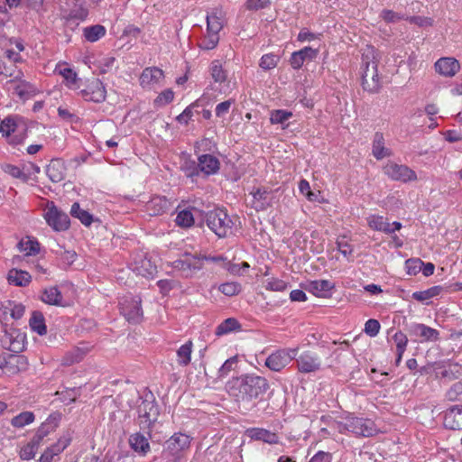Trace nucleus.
Masks as SVG:
<instances>
[{"label": "nucleus", "instance_id": "nucleus-1", "mask_svg": "<svg viewBox=\"0 0 462 462\" xmlns=\"http://www.w3.org/2000/svg\"><path fill=\"white\" fill-rule=\"evenodd\" d=\"M269 389L266 378L255 374H245L229 383V394L236 398L245 410L254 407V401Z\"/></svg>", "mask_w": 462, "mask_h": 462}, {"label": "nucleus", "instance_id": "nucleus-2", "mask_svg": "<svg viewBox=\"0 0 462 462\" xmlns=\"http://www.w3.org/2000/svg\"><path fill=\"white\" fill-rule=\"evenodd\" d=\"M379 52L367 45L362 53V86L368 92H377L381 87L378 76Z\"/></svg>", "mask_w": 462, "mask_h": 462}, {"label": "nucleus", "instance_id": "nucleus-3", "mask_svg": "<svg viewBox=\"0 0 462 462\" xmlns=\"http://www.w3.org/2000/svg\"><path fill=\"white\" fill-rule=\"evenodd\" d=\"M138 424L143 430L150 431L159 417V408L152 393L138 397L137 401Z\"/></svg>", "mask_w": 462, "mask_h": 462}, {"label": "nucleus", "instance_id": "nucleus-4", "mask_svg": "<svg viewBox=\"0 0 462 462\" xmlns=\"http://www.w3.org/2000/svg\"><path fill=\"white\" fill-rule=\"evenodd\" d=\"M0 134L6 139L8 143L17 145L25 140L27 125L22 117L9 116L1 121Z\"/></svg>", "mask_w": 462, "mask_h": 462}, {"label": "nucleus", "instance_id": "nucleus-5", "mask_svg": "<svg viewBox=\"0 0 462 462\" xmlns=\"http://www.w3.org/2000/svg\"><path fill=\"white\" fill-rule=\"evenodd\" d=\"M207 226L218 237H226L232 232L233 221L223 208H214L205 216Z\"/></svg>", "mask_w": 462, "mask_h": 462}, {"label": "nucleus", "instance_id": "nucleus-6", "mask_svg": "<svg viewBox=\"0 0 462 462\" xmlns=\"http://www.w3.org/2000/svg\"><path fill=\"white\" fill-rule=\"evenodd\" d=\"M337 430L340 433L348 431L362 437L373 436L376 431L372 420L356 417L346 418L344 422L338 423Z\"/></svg>", "mask_w": 462, "mask_h": 462}, {"label": "nucleus", "instance_id": "nucleus-7", "mask_svg": "<svg viewBox=\"0 0 462 462\" xmlns=\"http://www.w3.org/2000/svg\"><path fill=\"white\" fill-rule=\"evenodd\" d=\"M383 172L390 180L402 183L416 181L418 180L416 172L405 164H399L393 161H388L383 167Z\"/></svg>", "mask_w": 462, "mask_h": 462}, {"label": "nucleus", "instance_id": "nucleus-8", "mask_svg": "<svg viewBox=\"0 0 462 462\" xmlns=\"http://www.w3.org/2000/svg\"><path fill=\"white\" fill-rule=\"evenodd\" d=\"M299 348H280L273 352L265 360V366L273 372H281L296 358Z\"/></svg>", "mask_w": 462, "mask_h": 462}, {"label": "nucleus", "instance_id": "nucleus-9", "mask_svg": "<svg viewBox=\"0 0 462 462\" xmlns=\"http://www.w3.org/2000/svg\"><path fill=\"white\" fill-rule=\"evenodd\" d=\"M22 75L23 73L18 71L14 79L5 82V88L8 92L12 93V95H16L21 99L26 100L36 94L37 88L30 82L22 79Z\"/></svg>", "mask_w": 462, "mask_h": 462}, {"label": "nucleus", "instance_id": "nucleus-10", "mask_svg": "<svg viewBox=\"0 0 462 462\" xmlns=\"http://www.w3.org/2000/svg\"><path fill=\"white\" fill-rule=\"evenodd\" d=\"M25 334L14 328H5L0 342L5 349L14 353L22 352L25 346Z\"/></svg>", "mask_w": 462, "mask_h": 462}, {"label": "nucleus", "instance_id": "nucleus-11", "mask_svg": "<svg viewBox=\"0 0 462 462\" xmlns=\"http://www.w3.org/2000/svg\"><path fill=\"white\" fill-rule=\"evenodd\" d=\"M44 218L48 225L55 231H64L69 227V216L58 209V208L51 202L47 206L44 213Z\"/></svg>", "mask_w": 462, "mask_h": 462}, {"label": "nucleus", "instance_id": "nucleus-12", "mask_svg": "<svg viewBox=\"0 0 462 462\" xmlns=\"http://www.w3.org/2000/svg\"><path fill=\"white\" fill-rule=\"evenodd\" d=\"M120 310L124 317L133 323H138L143 317L141 300L137 298H125L120 301Z\"/></svg>", "mask_w": 462, "mask_h": 462}, {"label": "nucleus", "instance_id": "nucleus-13", "mask_svg": "<svg viewBox=\"0 0 462 462\" xmlns=\"http://www.w3.org/2000/svg\"><path fill=\"white\" fill-rule=\"evenodd\" d=\"M174 267L181 271L185 277H190L203 268L201 255L185 254L184 258L174 262Z\"/></svg>", "mask_w": 462, "mask_h": 462}, {"label": "nucleus", "instance_id": "nucleus-14", "mask_svg": "<svg viewBox=\"0 0 462 462\" xmlns=\"http://www.w3.org/2000/svg\"><path fill=\"white\" fill-rule=\"evenodd\" d=\"M295 359L298 371L303 374L315 373L321 367L320 358L310 351L301 353Z\"/></svg>", "mask_w": 462, "mask_h": 462}, {"label": "nucleus", "instance_id": "nucleus-15", "mask_svg": "<svg viewBox=\"0 0 462 462\" xmlns=\"http://www.w3.org/2000/svg\"><path fill=\"white\" fill-rule=\"evenodd\" d=\"M80 94L86 101L101 103L106 99V91L103 83L98 79H94L81 90Z\"/></svg>", "mask_w": 462, "mask_h": 462}, {"label": "nucleus", "instance_id": "nucleus-16", "mask_svg": "<svg viewBox=\"0 0 462 462\" xmlns=\"http://www.w3.org/2000/svg\"><path fill=\"white\" fill-rule=\"evenodd\" d=\"M253 200L252 207L257 210H264L273 205L274 195L272 189L267 188H257L251 192Z\"/></svg>", "mask_w": 462, "mask_h": 462}, {"label": "nucleus", "instance_id": "nucleus-17", "mask_svg": "<svg viewBox=\"0 0 462 462\" xmlns=\"http://www.w3.org/2000/svg\"><path fill=\"white\" fill-rule=\"evenodd\" d=\"M411 336L419 338L420 343L436 342L439 339V332L421 323H415L410 327Z\"/></svg>", "mask_w": 462, "mask_h": 462}, {"label": "nucleus", "instance_id": "nucleus-18", "mask_svg": "<svg viewBox=\"0 0 462 462\" xmlns=\"http://www.w3.org/2000/svg\"><path fill=\"white\" fill-rule=\"evenodd\" d=\"M434 67L441 76L452 78L459 71L460 63L453 57H442L435 62Z\"/></svg>", "mask_w": 462, "mask_h": 462}, {"label": "nucleus", "instance_id": "nucleus-19", "mask_svg": "<svg viewBox=\"0 0 462 462\" xmlns=\"http://www.w3.org/2000/svg\"><path fill=\"white\" fill-rule=\"evenodd\" d=\"M164 79L162 69L157 67H149L143 70L140 76V84L143 88H152L160 85Z\"/></svg>", "mask_w": 462, "mask_h": 462}, {"label": "nucleus", "instance_id": "nucleus-20", "mask_svg": "<svg viewBox=\"0 0 462 462\" xmlns=\"http://www.w3.org/2000/svg\"><path fill=\"white\" fill-rule=\"evenodd\" d=\"M4 375H14L25 371L28 367V360L24 356L8 355L5 357Z\"/></svg>", "mask_w": 462, "mask_h": 462}, {"label": "nucleus", "instance_id": "nucleus-21", "mask_svg": "<svg viewBox=\"0 0 462 462\" xmlns=\"http://www.w3.org/2000/svg\"><path fill=\"white\" fill-rule=\"evenodd\" d=\"M190 444L189 436L182 433L174 434L165 442L164 452L177 456L180 451L188 448Z\"/></svg>", "mask_w": 462, "mask_h": 462}, {"label": "nucleus", "instance_id": "nucleus-22", "mask_svg": "<svg viewBox=\"0 0 462 462\" xmlns=\"http://www.w3.org/2000/svg\"><path fill=\"white\" fill-rule=\"evenodd\" d=\"M226 23V12L222 7L212 8L207 15V28L210 32H219Z\"/></svg>", "mask_w": 462, "mask_h": 462}, {"label": "nucleus", "instance_id": "nucleus-23", "mask_svg": "<svg viewBox=\"0 0 462 462\" xmlns=\"http://www.w3.org/2000/svg\"><path fill=\"white\" fill-rule=\"evenodd\" d=\"M445 428L453 430H462V406H453L444 415Z\"/></svg>", "mask_w": 462, "mask_h": 462}, {"label": "nucleus", "instance_id": "nucleus-24", "mask_svg": "<svg viewBox=\"0 0 462 462\" xmlns=\"http://www.w3.org/2000/svg\"><path fill=\"white\" fill-rule=\"evenodd\" d=\"M70 443L69 437H61L58 441L48 448L41 456L39 462H52Z\"/></svg>", "mask_w": 462, "mask_h": 462}, {"label": "nucleus", "instance_id": "nucleus-25", "mask_svg": "<svg viewBox=\"0 0 462 462\" xmlns=\"http://www.w3.org/2000/svg\"><path fill=\"white\" fill-rule=\"evenodd\" d=\"M318 53V49L305 47L291 54L290 59V64L293 69H298L301 68L305 60H314L317 57Z\"/></svg>", "mask_w": 462, "mask_h": 462}, {"label": "nucleus", "instance_id": "nucleus-26", "mask_svg": "<svg viewBox=\"0 0 462 462\" xmlns=\"http://www.w3.org/2000/svg\"><path fill=\"white\" fill-rule=\"evenodd\" d=\"M46 174L52 182H60L65 179L66 166L61 159H53L47 165Z\"/></svg>", "mask_w": 462, "mask_h": 462}, {"label": "nucleus", "instance_id": "nucleus-27", "mask_svg": "<svg viewBox=\"0 0 462 462\" xmlns=\"http://www.w3.org/2000/svg\"><path fill=\"white\" fill-rule=\"evenodd\" d=\"M335 287L334 283L328 280L311 281L306 283L305 289L317 297H327Z\"/></svg>", "mask_w": 462, "mask_h": 462}, {"label": "nucleus", "instance_id": "nucleus-28", "mask_svg": "<svg viewBox=\"0 0 462 462\" xmlns=\"http://www.w3.org/2000/svg\"><path fill=\"white\" fill-rule=\"evenodd\" d=\"M220 162L218 159L212 154H203L199 157L198 167L199 171L206 175L215 174L218 171Z\"/></svg>", "mask_w": 462, "mask_h": 462}, {"label": "nucleus", "instance_id": "nucleus-29", "mask_svg": "<svg viewBox=\"0 0 462 462\" xmlns=\"http://www.w3.org/2000/svg\"><path fill=\"white\" fill-rule=\"evenodd\" d=\"M246 435L252 439L262 440L268 444H276L279 442V437L276 433L262 428H252L246 430Z\"/></svg>", "mask_w": 462, "mask_h": 462}, {"label": "nucleus", "instance_id": "nucleus-30", "mask_svg": "<svg viewBox=\"0 0 462 462\" xmlns=\"http://www.w3.org/2000/svg\"><path fill=\"white\" fill-rule=\"evenodd\" d=\"M134 272L136 274L145 278H152L157 273V267L152 261L146 257L135 260L134 263Z\"/></svg>", "mask_w": 462, "mask_h": 462}, {"label": "nucleus", "instance_id": "nucleus-31", "mask_svg": "<svg viewBox=\"0 0 462 462\" xmlns=\"http://www.w3.org/2000/svg\"><path fill=\"white\" fill-rule=\"evenodd\" d=\"M7 281L9 284L19 287H25L31 282L32 276L25 271L13 268L7 273Z\"/></svg>", "mask_w": 462, "mask_h": 462}, {"label": "nucleus", "instance_id": "nucleus-32", "mask_svg": "<svg viewBox=\"0 0 462 462\" xmlns=\"http://www.w3.org/2000/svg\"><path fill=\"white\" fill-rule=\"evenodd\" d=\"M372 153L377 160L392 155V151L384 146V138L382 133L376 132L374 135Z\"/></svg>", "mask_w": 462, "mask_h": 462}, {"label": "nucleus", "instance_id": "nucleus-33", "mask_svg": "<svg viewBox=\"0 0 462 462\" xmlns=\"http://www.w3.org/2000/svg\"><path fill=\"white\" fill-rule=\"evenodd\" d=\"M170 207V202L164 198L153 197L146 204V210L151 216H158L163 214Z\"/></svg>", "mask_w": 462, "mask_h": 462}, {"label": "nucleus", "instance_id": "nucleus-34", "mask_svg": "<svg viewBox=\"0 0 462 462\" xmlns=\"http://www.w3.org/2000/svg\"><path fill=\"white\" fill-rule=\"evenodd\" d=\"M88 347L83 346H76L67 352L61 359V364L63 365H72L76 363L80 362L84 356L88 353Z\"/></svg>", "mask_w": 462, "mask_h": 462}, {"label": "nucleus", "instance_id": "nucleus-35", "mask_svg": "<svg viewBox=\"0 0 462 462\" xmlns=\"http://www.w3.org/2000/svg\"><path fill=\"white\" fill-rule=\"evenodd\" d=\"M2 169L6 174L19 179L23 182H27L32 179V172H29L27 168H24V165L20 168L16 165L6 163L2 165Z\"/></svg>", "mask_w": 462, "mask_h": 462}, {"label": "nucleus", "instance_id": "nucleus-36", "mask_svg": "<svg viewBox=\"0 0 462 462\" xmlns=\"http://www.w3.org/2000/svg\"><path fill=\"white\" fill-rule=\"evenodd\" d=\"M129 444L131 448L144 456L150 451V444L148 439L141 433L132 434L129 438Z\"/></svg>", "mask_w": 462, "mask_h": 462}, {"label": "nucleus", "instance_id": "nucleus-37", "mask_svg": "<svg viewBox=\"0 0 462 462\" xmlns=\"http://www.w3.org/2000/svg\"><path fill=\"white\" fill-rule=\"evenodd\" d=\"M41 300L49 305L62 306L63 297L56 286L43 290Z\"/></svg>", "mask_w": 462, "mask_h": 462}, {"label": "nucleus", "instance_id": "nucleus-38", "mask_svg": "<svg viewBox=\"0 0 462 462\" xmlns=\"http://www.w3.org/2000/svg\"><path fill=\"white\" fill-rule=\"evenodd\" d=\"M31 328L38 333L40 336H43L47 333V328L45 325V319L40 311H33L30 319Z\"/></svg>", "mask_w": 462, "mask_h": 462}, {"label": "nucleus", "instance_id": "nucleus-39", "mask_svg": "<svg viewBox=\"0 0 462 462\" xmlns=\"http://www.w3.org/2000/svg\"><path fill=\"white\" fill-rule=\"evenodd\" d=\"M192 346V342L189 340L177 350V362L180 365L187 366L190 363Z\"/></svg>", "mask_w": 462, "mask_h": 462}, {"label": "nucleus", "instance_id": "nucleus-40", "mask_svg": "<svg viewBox=\"0 0 462 462\" xmlns=\"http://www.w3.org/2000/svg\"><path fill=\"white\" fill-rule=\"evenodd\" d=\"M241 328L239 322L234 318H228L221 322L216 328L217 336H223L233 331L239 330Z\"/></svg>", "mask_w": 462, "mask_h": 462}, {"label": "nucleus", "instance_id": "nucleus-41", "mask_svg": "<svg viewBox=\"0 0 462 462\" xmlns=\"http://www.w3.org/2000/svg\"><path fill=\"white\" fill-rule=\"evenodd\" d=\"M219 32H210L207 28V32L199 43V46L202 50H213L217 47L219 42Z\"/></svg>", "mask_w": 462, "mask_h": 462}, {"label": "nucleus", "instance_id": "nucleus-42", "mask_svg": "<svg viewBox=\"0 0 462 462\" xmlns=\"http://www.w3.org/2000/svg\"><path fill=\"white\" fill-rule=\"evenodd\" d=\"M70 214L73 217L79 218L87 226H90L93 221L92 215L82 209L77 202L71 206Z\"/></svg>", "mask_w": 462, "mask_h": 462}, {"label": "nucleus", "instance_id": "nucleus-43", "mask_svg": "<svg viewBox=\"0 0 462 462\" xmlns=\"http://www.w3.org/2000/svg\"><path fill=\"white\" fill-rule=\"evenodd\" d=\"M367 224L369 227L374 230L383 232H389V222L382 216L372 215L367 217Z\"/></svg>", "mask_w": 462, "mask_h": 462}, {"label": "nucleus", "instance_id": "nucleus-44", "mask_svg": "<svg viewBox=\"0 0 462 462\" xmlns=\"http://www.w3.org/2000/svg\"><path fill=\"white\" fill-rule=\"evenodd\" d=\"M20 252H23L25 255H34L40 251V245L37 241L30 238L22 239L18 243Z\"/></svg>", "mask_w": 462, "mask_h": 462}, {"label": "nucleus", "instance_id": "nucleus-45", "mask_svg": "<svg viewBox=\"0 0 462 462\" xmlns=\"http://www.w3.org/2000/svg\"><path fill=\"white\" fill-rule=\"evenodd\" d=\"M106 34V29L104 26L97 24L84 29L85 38L91 42H97Z\"/></svg>", "mask_w": 462, "mask_h": 462}, {"label": "nucleus", "instance_id": "nucleus-46", "mask_svg": "<svg viewBox=\"0 0 462 462\" xmlns=\"http://www.w3.org/2000/svg\"><path fill=\"white\" fill-rule=\"evenodd\" d=\"M393 340L396 345V350H397V363L401 361L402 356L406 349V346L408 343V338L404 333L402 331L396 332L393 336Z\"/></svg>", "mask_w": 462, "mask_h": 462}, {"label": "nucleus", "instance_id": "nucleus-47", "mask_svg": "<svg viewBox=\"0 0 462 462\" xmlns=\"http://www.w3.org/2000/svg\"><path fill=\"white\" fill-rule=\"evenodd\" d=\"M211 77L217 83H223L226 80L227 75L226 70L218 60H213L210 65Z\"/></svg>", "mask_w": 462, "mask_h": 462}, {"label": "nucleus", "instance_id": "nucleus-48", "mask_svg": "<svg viewBox=\"0 0 462 462\" xmlns=\"http://www.w3.org/2000/svg\"><path fill=\"white\" fill-rule=\"evenodd\" d=\"M34 420V414L32 411H23L14 416L11 424L15 428H23Z\"/></svg>", "mask_w": 462, "mask_h": 462}, {"label": "nucleus", "instance_id": "nucleus-49", "mask_svg": "<svg viewBox=\"0 0 462 462\" xmlns=\"http://www.w3.org/2000/svg\"><path fill=\"white\" fill-rule=\"evenodd\" d=\"M175 222L179 226L190 227L194 224L193 214L187 209L181 210L178 213Z\"/></svg>", "mask_w": 462, "mask_h": 462}, {"label": "nucleus", "instance_id": "nucleus-50", "mask_svg": "<svg viewBox=\"0 0 462 462\" xmlns=\"http://www.w3.org/2000/svg\"><path fill=\"white\" fill-rule=\"evenodd\" d=\"M218 290L226 296L231 297L241 291V285L235 282H225L219 285Z\"/></svg>", "mask_w": 462, "mask_h": 462}, {"label": "nucleus", "instance_id": "nucleus-51", "mask_svg": "<svg viewBox=\"0 0 462 462\" xmlns=\"http://www.w3.org/2000/svg\"><path fill=\"white\" fill-rule=\"evenodd\" d=\"M446 397L450 402L462 401V382L455 383L448 390Z\"/></svg>", "mask_w": 462, "mask_h": 462}, {"label": "nucleus", "instance_id": "nucleus-52", "mask_svg": "<svg viewBox=\"0 0 462 462\" xmlns=\"http://www.w3.org/2000/svg\"><path fill=\"white\" fill-rule=\"evenodd\" d=\"M39 444H36L33 440H31L27 445L22 448L20 451V457L22 459L29 460L34 457L35 453L39 448Z\"/></svg>", "mask_w": 462, "mask_h": 462}, {"label": "nucleus", "instance_id": "nucleus-53", "mask_svg": "<svg viewBox=\"0 0 462 462\" xmlns=\"http://www.w3.org/2000/svg\"><path fill=\"white\" fill-rule=\"evenodd\" d=\"M292 116V113L286 110H273L271 113L270 121L272 124H283Z\"/></svg>", "mask_w": 462, "mask_h": 462}, {"label": "nucleus", "instance_id": "nucleus-54", "mask_svg": "<svg viewBox=\"0 0 462 462\" xmlns=\"http://www.w3.org/2000/svg\"><path fill=\"white\" fill-rule=\"evenodd\" d=\"M279 57L274 54H265L261 58L260 67L265 70L275 68L279 61Z\"/></svg>", "mask_w": 462, "mask_h": 462}, {"label": "nucleus", "instance_id": "nucleus-55", "mask_svg": "<svg viewBox=\"0 0 462 462\" xmlns=\"http://www.w3.org/2000/svg\"><path fill=\"white\" fill-rule=\"evenodd\" d=\"M406 16L388 9L383 10L380 14V17L386 23H398L401 20H405Z\"/></svg>", "mask_w": 462, "mask_h": 462}, {"label": "nucleus", "instance_id": "nucleus-56", "mask_svg": "<svg viewBox=\"0 0 462 462\" xmlns=\"http://www.w3.org/2000/svg\"><path fill=\"white\" fill-rule=\"evenodd\" d=\"M338 251L347 259L353 260V246L345 239V237L337 241Z\"/></svg>", "mask_w": 462, "mask_h": 462}, {"label": "nucleus", "instance_id": "nucleus-57", "mask_svg": "<svg viewBox=\"0 0 462 462\" xmlns=\"http://www.w3.org/2000/svg\"><path fill=\"white\" fill-rule=\"evenodd\" d=\"M5 310L10 311V315L14 319H20L24 314V307L21 303H14L8 301L5 307Z\"/></svg>", "mask_w": 462, "mask_h": 462}, {"label": "nucleus", "instance_id": "nucleus-58", "mask_svg": "<svg viewBox=\"0 0 462 462\" xmlns=\"http://www.w3.org/2000/svg\"><path fill=\"white\" fill-rule=\"evenodd\" d=\"M265 289L273 291H283L287 289V283L277 278L266 280Z\"/></svg>", "mask_w": 462, "mask_h": 462}, {"label": "nucleus", "instance_id": "nucleus-59", "mask_svg": "<svg viewBox=\"0 0 462 462\" xmlns=\"http://www.w3.org/2000/svg\"><path fill=\"white\" fill-rule=\"evenodd\" d=\"M174 93L171 89L162 91L155 99L154 105L156 106H163L173 100Z\"/></svg>", "mask_w": 462, "mask_h": 462}, {"label": "nucleus", "instance_id": "nucleus-60", "mask_svg": "<svg viewBox=\"0 0 462 462\" xmlns=\"http://www.w3.org/2000/svg\"><path fill=\"white\" fill-rule=\"evenodd\" d=\"M198 106V101L192 103L189 106H187L181 114H180L176 120L182 125H188L189 119L193 116V108Z\"/></svg>", "mask_w": 462, "mask_h": 462}, {"label": "nucleus", "instance_id": "nucleus-61", "mask_svg": "<svg viewBox=\"0 0 462 462\" xmlns=\"http://www.w3.org/2000/svg\"><path fill=\"white\" fill-rule=\"evenodd\" d=\"M406 21H408L411 23H414L418 25L419 27H429L432 26L433 20L430 17H424V16H406Z\"/></svg>", "mask_w": 462, "mask_h": 462}, {"label": "nucleus", "instance_id": "nucleus-62", "mask_svg": "<svg viewBox=\"0 0 462 462\" xmlns=\"http://www.w3.org/2000/svg\"><path fill=\"white\" fill-rule=\"evenodd\" d=\"M381 328V325L378 320L370 319L365 322V332L370 337H375Z\"/></svg>", "mask_w": 462, "mask_h": 462}, {"label": "nucleus", "instance_id": "nucleus-63", "mask_svg": "<svg viewBox=\"0 0 462 462\" xmlns=\"http://www.w3.org/2000/svg\"><path fill=\"white\" fill-rule=\"evenodd\" d=\"M235 103L234 99H228L217 105L215 113L217 117H222L229 112L231 106Z\"/></svg>", "mask_w": 462, "mask_h": 462}, {"label": "nucleus", "instance_id": "nucleus-64", "mask_svg": "<svg viewBox=\"0 0 462 462\" xmlns=\"http://www.w3.org/2000/svg\"><path fill=\"white\" fill-rule=\"evenodd\" d=\"M332 455L329 452L319 451L317 452L309 462H331Z\"/></svg>", "mask_w": 462, "mask_h": 462}]
</instances>
